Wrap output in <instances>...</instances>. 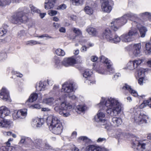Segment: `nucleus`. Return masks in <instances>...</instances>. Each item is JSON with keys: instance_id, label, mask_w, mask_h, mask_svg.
Here are the masks:
<instances>
[{"instance_id": "4", "label": "nucleus", "mask_w": 151, "mask_h": 151, "mask_svg": "<svg viewBox=\"0 0 151 151\" xmlns=\"http://www.w3.org/2000/svg\"><path fill=\"white\" fill-rule=\"evenodd\" d=\"M100 61L106 64L107 69L106 71L102 69L97 70L98 72L101 74H110L114 72V70L112 66V64L110 60L103 56H101L100 58Z\"/></svg>"}, {"instance_id": "32", "label": "nucleus", "mask_w": 151, "mask_h": 151, "mask_svg": "<svg viewBox=\"0 0 151 151\" xmlns=\"http://www.w3.org/2000/svg\"><path fill=\"white\" fill-rule=\"evenodd\" d=\"M120 40L121 37H119L115 33L114 37L111 39L109 41L112 43H116L119 42Z\"/></svg>"}, {"instance_id": "35", "label": "nucleus", "mask_w": 151, "mask_h": 151, "mask_svg": "<svg viewBox=\"0 0 151 151\" xmlns=\"http://www.w3.org/2000/svg\"><path fill=\"white\" fill-rule=\"evenodd\" d=\"M70 109H67L65 110L63 109L62 111H60L59 114L65 117L68 116L70 115L68 111Z\"/></svg>"}, {"instance_id": "39", "label": "nucleus", "mask_w": 151, "mask_h": 151, "mask_svg": "<svg viewBox=\"0 0 151 151\" xmlns=\"http://www.w3.org/2000/svg\"><path fill=\"white\" fill-rule=\"evenodd\" d=\"M56 54L58 56H63L65 53L64 51L60 48H58L55 50Z\"/></svg>"}, {"instance_id": "41", "label": "nucleus", "mask_w": 151, "mask_h": 151, "mask_svg": "<svg viewBox=\"0 0 151 151\" xmlns=\"http://www.w3.org/2000/svg\"><path fill=\"white\" fill-rule=\"evenodd\" d=\"M11 2V0H0V6H3L8 5Z\"/></svg>"}, {"instance_id": "17", "label": "nucleus", "mask_w": 151, "mask_h": 151, "mask_svg": "<svg viewBox=\"0 0 151 151\" xmlns=\"http://www.w3.org/2000/svg\"><path fill=\"white\" fill-rule=\"evenodd\" d=\"M49 129L52 133L56 134H60L62 130V124L57 125L55 126H50Z\"/></svg>"}, {"instance_id": "15", "label": "nucleus", "mask_w": 151, "mask_h": 151, "mask_svg": "<svg viewBox=\"0 0 151 151\" xmlns=\"http://www.w3.org/2000/svg\"><path fill=\"white\" fill-rule=\"evenodd\" d=\"M72 106L68 102H63L60 106H56L54 108V110L59 113L60 111H62L63 109L65 110L69 109H72Z\"/></svg>"}, {"instance_id": "23", "label": "nucleus", "mask_w": 151, "mask_h": 151, "mask_svg": "<svg viewBox=\"0 0 151 151\" xmlns=\"http://www.w3.org/2000/svg\"><path fill=\"white\" fill-rule=\"evenodd\" d=\"M122 89L126 91H128L131 94L134 96H137V93L130 86L127 84H125L122 88Z\"/></svg>"}, {"instance_id": "10", "label": "nucleus", "mask_w": 151, "mask_h": 151, "mask_svg": "<svg viewBox=\"0 0 151 151\" xmlns=\"http://www.w3.org/2000/svg\"><path fill=\"white\" fill-rule=\"evenodd\" d=\"M47 123L50 126H55L59 125V124H61L57 117L52 116H49L47 117Z\"/></svg>"}, {"instance_id": "44", "label": "nucleus", "mask_w": 151, "mask_h": 151, "mask_svg": "<svg viewBox=\"0 0 151 151\" xmlns=\"http://www.w3.org/2000/svg\"><path fill=\"white\" fill-rule=\"evenodd\" d=\"M83 0H72V3L73 5L78 6L82 5L83 3Z\"/></svg>"}, {"instance_id": "12", "label": "nucleus", "mask_w": 151, "mask_h": 151, "mask_svg": "<svg viewBox=\"0 0 151 151\" xmlns=\"http://www.w3.org/2000/svg\"><path fill=\"white\" fill-rule=\"evenodd\" d=\"M147 117L146 115L140 113L137 116L134 117V121L139 124H141L144 123H146L147 121L146 119Z\"/></svg>"}, {"instance_id": "64", "label": "nucleus", "mask_w": 151, "mask_h": 151, "mask_svg": "<svg viewBox=\"0 0 151 151\" xmlns=\"http://www.w3.org/2000/svg\"><path fill=\"white\" fill-rule=\"evenodd\" d=\"M105 139H106L104 138H99L98 139L97 142H101L105 140Z\"/></svg>"}, {"instance_id": "31", "label": "nucleus", "mask_w": 151, "mask_h": 151, "mask_svg": "<svg viewBox=\"0 0 151 151\" xmlns=\"http://www.w3.org/2000/svg\"><path fill=\"white\" fill-rule=\"evenodd\" d=\"M84 11L87 14L90 15L92 14L93 12V8L88 6H86L85 7Z\"/></svg>"}, {"instance_id": "8", "label": "nucleus", "mask_w": 151, "mask_h": 151, "mask_svg": "<svg viewBox=\"0 0 151 151\" xmlns=\"http://www.w3.org/2000/svg\"><path fill=\"white\" fill-rule=\"evenodd\" d=\"M138 34V32L136 28L132 27L127 34H125L121 36V40L124 42H128L134 40V36Z\"/></svg>"}, {"instance_id": "48", "label": "nucleus", "mask_w": 151, "mask_h": 151, "mask_svg": "<svg viewBox=\"0 0 151 151\" xmlns=\"http://www.w3.org/2000/svg\"><path fill=\"white\" fill-rule=\"evenodd\" d=\"M44 147L43 148H45L46 149H51V146H50L47 142V141L46 140H45L44 142Z\"/></svg>"}, {"instance_id": "51", "label": "nucleus", "mask_w": 151, "mask_h": 151, "mask_svg": "<svg viewBox=\"0 0 151 151\" xmlns=\"http://www.w3.org/2000/svg\"><path fill=\"white\" fill-rule=\"evenodd\" d=\"M66 7V6L64 4H62L57 8V9L63 10Z\"/></svg>"}, {"instance_id": "24", "label": "nucleus", "mask_w": 151, "mask_h": 151, "mask_svg": "<svg viewBox=\"0 0 151 151\" xmlns=\"http://www.w3.org/2000/svg\"><path fill=\"white\" fill-rule=\"evenodd\" d=\"M145 70L143 69H140L138 73V75L139 77L138 80V83L140 85H142L143 83L144 77L145 76Z\"/></svg>"}, {"instance_id": "59", "label": "nucleus", "mask_w": 151, "mask_h": 151, "mask_svg": "<svg viewBox=\"0 0 151 151\" xmlns=\"http://www.w3.org/2000/svg\"><path fill=\"white\" fill-rule=\"evenodd\" d=\"M87 47L85 46H83L81 49V51L82 52L86 51L87 50Z\"/></svg>"}, {"instance_id": "14", "label": "nucleus", "mask_w": 151, "mask_h": 151, "mask_svg": "<svg viewBox=\"0 0 151 151\" xmlns=\"http://www.w3.org/2000/svg\"><path fill=\"white\" fill-rule=\"evenodd\" d=\"M0 98L3 100L8 102H11L8 91L5 88H3L0 93Z\"/></svg>"}, {"instance_id": "20", "label": "nucleus", "mask_w": 151, "mask_h": 151, "mask_svg": "<svg viewBox=\"0 0 151 151\" xmlns=\"http://www.w3.org/2000/svg\"><path fill=\"white\" fill-rule=\"evenodd\" d=\"M45 140H42L40 139H35L33 142V143L36 148L42 150L44 147Z\"/></svg>"}, {"instance_id": "29", "label": "nucleus", "mask_w": 151, "mask_h": 151, "mask_svg": "<svg viewBox=\"0 0 151 151\" xmlns=\"http://www.w3.org/2000/svg\"><path fill=\"white\" fill-rule=\"evenodd\" d=\"M38 95L36 93H33L32 94L29 98L27 100V102H32L36 100L37 98Z\"/></svg>"}, {"instance_id": "1", "label": "nucleus", "mask_w": 151, "mask_h": 151, "mask_svg": "<svg viewBox=\"0 0 151 151\" xmlns=\"http://www.w3.org/2000/svg\"><path fill=\"white\" fill-rule=\"evenodd\" d=\"M99 104L101 109L105 105L107 107L106 112L111 116H117L123 109V104L117 99L111 97L106 100L102 98Z\"/></svg>"}, {"instance_id": "25", "label": "nucleus", "mask_w": 151, "mask_h": 151, "mask_svg": "<svg viewBox=\"0 0 151 151\" xmlns=\"http://www.w3.org/2000/svg\"><path fill=\"white\" fill-rule=\"evenodd\" d=\"M113 124L115 127H118L122 123V120L121 118L117 117H113L112 119Z\"/></svg>"}, {"instance_id": "45", "label": "nucleus", "mask_w": 151, "mask_h": 151, "mask_svg": "<svg viewBox=\"0 0 151 151\" xmlns=\"http://www.w3.org/2000/svg\"><path fill=\"white\" fill-rule=\"evenodd\" d=\"M127 68L130 70H133L135 68L133 61H130L127 63Z\"/></svg>"}, {"instance_id": "26", "label": "nucleus", "mask_w": 151, "mask_h": 151, "mask_svg": "<svg viewBox=\"0 0 151 151\" xmlns=\"http://www.w3.org/2000/svg\"><path fill=\"white\" fill-rule=\"evenodd\" d=\"M55 101L54 99L52 97L46 98L43 100V102L44 103L50 106L54 105Z\"/></svg>"}, {"instance_id": "62", "label": "nucleus", "mask_w": 151, "mask_h": 151, "mask_svg": "<svg viewBox=\"0 0 151 151\" xmlns=\"http://www.w3.org/2000/svg\"><path fill=\"white\" fill-rule=\"evenodd\" d=\"M53 26L55 27L56 28H58L60 26V25L59 24L54 22L53 24Z\"/></svg>"}, {"instance_id": "37", "label": "nucleus", "mask_w": 151, "mask_h": 151, "mask_svg": "<svg viewBox=\"0 0 151 151\" xmlns=\"http://www.w3.org/2000/svg\"><path fill=\"white\" fill-rule=\"evenodd\" d=\"M7 26L5 25L4 27H2L0 28V36H2L7 32V30L6 28Z\"/></svg>"}, {"instance_id": "49", "label": "nucleus", "mask_w": 151, "mask_h": 151, "mask_svg": "<svg viewBox=\"0 0 151 151\" xmlns=\"http://www.w3.org/2000/svg\"><path fill=\"white\" fill-rule=\"evenodd\" d=\"M139 15L142 17L148 16L149 17L151 16V14L150 13L148 12H145L140 14Z\"/></svg>"}, {"instance_id": "55", "label": "nucleus", "mask_w": 151, "mask_h": 151, "mask_svg": "<svg viewBox=\"0 0 151 151\" xmlns=\"http://www.w3.org/2000/svg\"><path fill=\"white\" fill-rule=\"evenodd\" d=\"M24 143L25 144V137H22L19 144Z\"/></svg>"}, {"instance_id": "52", "label": "nucleus", "mask_w": 151, "mask_h": 151, "mask_svg": "<svg viewBox=\"0 0 151 151\" xmlns=\"http://www.w3.org/2000/svg\"><path fill=\"white\" fill-rule=\"evenodd\" d=\"M57 13V12L56 11L51 10L50 11L48 14L51 16H53L56 15Z\"/></svg>"}, {"instance_id": "42", "label": "nucleus", "mask_w": 151, "mask_h": 151, "mask_svg": "<svg viewBox=\"0 0 151 151\" xmlns=\"http://www.w3.org/2000/svg\"><path fill=\"white\" fill-rule=\"evenodd\" d=\"M143 61L142 60H135L132 61L135 68L139 66Z\"/></svg>"}, {"instance_id": "9", "label": "nucleus", "mask_w": 151, "mask_h": 151, "mask_svg": "<svg viewBox=\"0 0 151 151\" xmlns=\"http://www.w3.org/2000/svg\"><path fill=\"white\" fill-rule=\"evenodd\" d=\"M61 91L69 94L73 93L74 90L77 88V86L75 83H65L62 86Z\"/></svg>"}, {"instance_id": "5", "label": "nucleus", "mask_w": 151, "mask_h": 151, "mask_svg": "<svg viewBox=\"0 0 151 151\" xmlns=\"http://www.w3.org/2000/svg\"><path fill=\"white\" fill-rule=\"evenodd\" d=\"M132 147L137 150L143 151H151V143L150 142L146 144L143 143L142 141L135 139L132 142Z\"/></svg>"}, {"instance_id": "61", "label": "nucleus", "mask_w": 151, "mask_h": 151, "mask_svg": "<svg viewBox=\"0 0 151 151\" xmlns=\"http://www.w3.org/2000/svg\"><path fill=\"white\" fill-rule=\"evenodd\" d=\"M59 31L61 32L65 33L66 32V30L65 28L61 27L59 29Z\"/></svg>"}, {"instance_id": "58", "label": "nucleus", "mask_w": 151, "mask_h": 151, "mask_svg": "<svg viewBox=\"0 0 151 151\" xmlns=\"http://www.w3.org/2000/svg\"><path fill=\"white\" fill-rule=\"evenodd\" d=\"M98 60V58L96 56H93L91 57V60L93 62H96Z\"/></svg>"}, {"instance_id": "6", "label": "nucleus", "mask_w": 151, "mask_h": 151, "mask_svg": "<svg viewBox=\"0 0 151 151\" xmlns=\"http://www.w3.org/2000/svg\"><path fill=\"white\" fill-rule=\"evenodd\" d=\"M130 14H132V13H130ZM132 14L136 15V17H133L131 19L128 18V17H126L127 20L128 19L131 20H134V21L132 23V25L137 27L139 30L141 37H144L145 36L147 30L145 27L141 26V25L139 23L141 20L138 18L137 15L133 13Z\"/></svg>"}, {"instance_id": "43", "label": "nucleus", "mask_w": 151, "mask_h": 151, "mask_svg": "<svg viewBox=\"0 0 151 151\" xmlns=\"http://www.w3.org/2000/svg\"><path fill=\"white\" fill-rule=\"evenodd\" d=\"M92 74V72L91 70L89 69H86L85 71L83 74V77L87 78L89 76H90Z\"/></svg>"}, {"instance_id": "63", "label": "nucleus", "mask_w": 151, "mask_h": 151, "mask_svg": "<svg viewBox=\"0 0 151 151\" xmlns=\"http://www.w3.org/2000/svg\"><path fill=\"white\" fill-rule=\"evenodd\" d=\"M77 135V132L75 131H74L72 134L71 136V138H74L76 137Z\"/></svg>"}, {"instance_id": "47", "label": "nucleus", "mask_w": 151, "mask_h": 151, "mask_svg": "<svg viewBox=\"0 0 151 151\" xmlns=\"http://www.w3.org/2000/svg\"><path fill=\"white\" fill-rule=\"evenodd\" d=\"M32 143H33V142H32L30 138L25 137L26 144H32Z\"/></svg>"}, {"instance_id": "60", "label": "nucleus", "mask_w": 151, "mask_h": 151, "mask_svg": "<svg viewBox=\"0 0 151 151\" xmlns=\"http://www.w3.org/2000/svg\"><path fill=\"white\" fill-rule=\"evenodd\" d=\"M78 139L86 142V140L87 139V138L85 136L81 137L78 138Z\"/></svg>"}, {"instance_id": "40", "label": "nucleus", "mask_w": 151, "mask_h": 151, "mask_svg": "<svg viewBox=\"0 0 151 151\" xmlns=\"http://www.w3.org/2000/svg\"><path fill=\"white\" fill-rule=\"evenodd\" d=\"M30 7L32 12L40 13V10L37 9L36 7L32 5H30Z\"/></svg>"}, {"instance_id": "13", "label": "nucleus", "mask_w": 151, "mask_h": 151, "mask_svg": "<svg viewBox=\"0 0 151 151\" xmlns=\"http://www.w3.org/2000/svg\"><path fill=\"white\" fill-rule=\"evenodd\" d=\"M101 9L103 12L109 13L112 10L111 6L109 4V0H101Z\"/></svg>"}, {"instance_id": "56", "label": "nucleus", "mask_w": 151, "mask_h": 151, "mask_svg": "<svg viewBox=\"0 0 151 151\" xmlns=\"http://www.w3.org/2000/svg\"><path fill=\"white\" fill-rule=\"evenodd\" d=\"M32 107L33 108L40 109L41 108L40 105L38 104H36L32 105Z\"/></svg>"}, {"instance_id": "46", "label": "nucleus", "mask_w": 151, "mask_h": 151, "mask_svg": "<svg viewBox=\"0 0 151 151\" xmlns=\"http://www.w3.org/2000/svg\"><path fill=\"white\" fill-rule=\"evenodd\" d=\"M73 31L74 32L78 35H81L82 34V32L78 28H73Z\"/></svg>"}, {"instance_id": "50", "label": "nucleus", "mask_w": 151, "mask_h": 151, "mask_svg": "<svg viewBox=\"0 0 151 151\" xmlns=\"http://www.w3.org/2000/svg\"><path fill=\"white\" fill-rule=\"evenodd\" d=\"M7 55L5 53H1L0 54V60H3L6 57Z\"/></svg>"}, {"instance_id": "11", "label": "nucleus", "mask_w": 151, "mask_h": 151, "mask_svg": "<svg viewBox=\"0 0 151 151\" xmlns=\"http://www.w3.org/2000/svg\"><path fill=\"white\" fill-rule=\"evenodd\" d=\"M94 119L96 122H99L101 125H104L106 123L105 119V114L103 112L99 110L94 117Z\"/></svg>"}, {"instance_id": "3", "label": "nucleus", "mask_w": 151, "mask_h": 151, "mask_svg": "<svg viewBox=\"0 0 151 151\" xmlns=\"http://www.w3.org/2000/svg\"><path fill=\"white\" fill-rule=\"evenodd\" d=\"M9 112V110L5 106H3L0 108V127L9 128L10 127L11 121L4 119Z\"/></svg>"}, {"instance_id": "21", "label": "nucleus", "mask_w": 151, "mask_h": 151, "mask_svg": "<svg viewBox=\"0 0 151 151\" xmlns=\"http://www.w3.org/2000/svg\"><path fill=\"white\" fill-rule=\"evenodd\" d=\"M57 0H45V8L48 9L52 8Z\"/></svg>"}, {"instance_id": "57", "label": "nucleus", "mask_w": 151, "mask_h": 151, "mask_svg": "<svg viewBox=\"0 0 151 151\" xmlns=\"http://www.w3.org/2000/svg\"><path fill=\"white\" fill-rule=\"evenodd\" d=\"M68 95V97L70 99H74L76 98V96L73 94V93L69 94Z\"/></svg>"}, {"instance_id": "27", "label": "nucleus", "mask_w": 151, "mask_h": 151, "mask_svg": "<svg viewBox=\"0 0 151 151\" xmlns=\"http://www.w3.org/2000/svg\"><path fill=\"white\" fill-rule=\"evenodd\" d=\"M102 148L93 145H91L88 146L87 151H101Z\"/></svg>"}, {"instance_id": "38", "label": "nucleus", "mask_w": 151, "mask_h": 151, "mask_svg": "<svg viewBox=\"0 0 151 151\" xmlns=\"http://www.w3.org/2000/svg\"><path fill=\"white\" fill-rule=\"evenodd\" d=\"M40 43L34 40H31L27 41L26 42V44L27 45H32L36 44H40Z\"/></svg>"}, {"instance_id": "22", "label": "nucleus", "mask_w": 151, "mask_h": 151, "mask_svg": "<svg viewBox=\"0 0 151 151\" xmlns=\"http://www.w3.org/2000/svg\"><path fill=\"white\" fill-rule=\"evenodd\" d=\"M15 115H17L19 118H24L25 117L27 114V110L25 109H21L15 112Z\"/></svg>"}, {"instance_id": "34", "label": "nucleus", "mask_w": 151, "mask_h": 151, "mask_svg": "<svg viewBox=\"0 0 151 151\" xmlns=\"http://www.w3.org/2000/svg\"><path fill=\"white\" fill-rule=\"evenodd\" d=\"M147 105L151 108V97L150 98L149 100L144 101L141 104V107L142 108H144Z\"/></svg>"}, {"instance_id": "16", "label": "nucleus", "mask_w": 151, "mask_h": 151, "mask_svg": "<svg viewBox=\"0 0 151 151\" xmlns=\"http://www.w3.org/2000/svg\"><path fill=\"white\" fill-rule=\"evenodd\" d=\"M141 45L140 43L134 45L132 49L133 55L136 57H140L141 55Z\"/></svg>"}, {"instance_id": "7", "label": "nucleus", "mask_w": 151, "mask_h": 151, "mask_svg": "<svg viewBox=\"0 0 151 151\" xmlns=\"http://www.w3.org/2000/svg\"><path fill=\"white\" fill-rule=\"evenodd\" d=\"M28 20L25 14L23 11L18 12L12 16V21L15 24L25 23Z\"/></svg>"}, {"instance_id": "54", "label": "nucleus", "mask_w": 151, "mask_h": 151, "mask_svg": "<svg viewBox=\"0 0 151 151\" xmlns=\"http://www.w3.org/2000/svg\"><path fill=\"white\" fill-rule=\"evenodd\" d=\"M37 37L40 38H43L44 37H48L50 38H52L51 37L49 36L48 35L46 34H45L41 36H38Z\"/></svg>"}, {"instance_id": "28", "label": "nucleus", "mask_w": 151, "mask_h": 151, "mask_svg": "<svg viewBox=\"0 0 151 151\" xmlns=\"http://www.w3.org/2000/svg\"><path fill=\"white\" fill-rule=\"evenodd\" d=\"M45 81H44L43 82L40 81L38 86H36V88L37 90L39 91H44L45 90V88L46 86Z\"/></svg>"}, {"instance_id": "2", "label": "nucleus", "mask_w": 151, "mask_h": 151, "mask_svg": "<svg viewBox=\"0 0 151 151\" xmlns=\"http://www.w3.org/2000/svg\"><path fill=\"white\" fill-rule=\"evenodd\" d=\"M136 17V15L132 14H128L119 18L114 19L111 23L110 28L114 31H111L109 28L105 29L103 34V37L107 40L109 41L114 37L116 31L122 26L125 24L127 22L126 17L130 19L133 17Z\"/></svg>"}, {"instance_id": "19", "label": "nucleus", "mask_w": 151, "mask_h": 151, "mask_svg": "<svg viewBox=\"0 0 151 151\" xmlns=\"http://www.w3.org/2000/svg\"><path fill=\"white\" fill-rule=\"evenodd\" d=\"M75 59L72 57L65 58L63 61V65L65 67L71 66L76 63Z\"/></svg>"}, {"instance_id": "30", "label": "nucleus", "mask_w": 151, "mask_h": 151, "mask_svg": "<svg viewBox=\"0 0 151 151\" xmlns=\"http://www.w3.org/2000/svg\"><path fill=\"white\" fill-rule=\"evenodd\" d=\"M54 61L55 67L58 68H60L63 64L60 62L59 58L56 56H55L54 58Z\"/></svg>"}, {"instance_id": "33", "label": "nucleus", "mask_w": 151, "mask_h": 151, "mask_svg": "<svg viewBox=\"0 0 151 151\" xmlns=\"http://www.w3.org/2000/svg\"><path fill=\"white\" fill-rule=\"evenodd\" d=\"M86 31L90 35L95 36L97 34V32L96 30L92 27H88L86 29Z\"/></svg>"}, {"instance_id": "18", "label": "nucleus", "mask_w": 151, "mask_h": 151, "mask_svg": "<svg viewBox=\"0 0 151 151\" xmlns=\"http://www.w3.org/2000/svg\"><path fill=\"white\" fill-rule=\"evenodd\" d=\"M44 123L43 119L37 117L33 120L32 125L34 127H40L44 124Z\"/></svg>"}, {"instance_id": "36", "label": "nucleus", "mask_w": 151, "mask_h": 151, "mask_svg": "<svg viewBox=\"0 0 151 151\" xmlns=\"http://www.w3.org/2000/svg\"><path fill=\"white\" fill-rule=\"evenodd\" d=\"M86 109V107L84 105H78L76 107V111L77 112H83Z\"/></svg>"}, {"instance_id": "53", "label": "nucleus", "mask_w": 151, "mask_h": 151, "mask_svg": "<svg viewBox=\"0 0 151 151\" xmlns=\"http://www.w3.org/2000/svg\"><path fill=\"white\" fill-rule=\"evenodd\" d=\"M25 35L26 34L25 31L23 30H22L20 31L18 33V36L19 37H21L22 36Z\"/></svg>"}]
</instances>
